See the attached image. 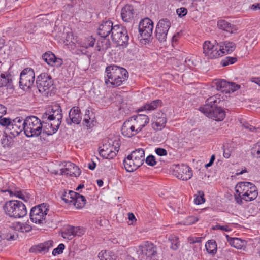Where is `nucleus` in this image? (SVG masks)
Listing matches in <instances>:
<instances>
[{
	"label": "nucleus",
	"instance_id": "obj_1",
	"mask_svg": "<svg viewBox=\"0 0 260 260\" xmlns=\"http://www.w3.org/2000/svg\"><path fill=\"white\" fill-rule=\"evenodd\" d=\"M105 83L110 84L113 87H118L127 80L128 73L126 69L116 65H110L106 68Z\"/></svg>",
	"mask_w": 260,
	"mask_h": 260
},
{
	"label": "nucleus",
	"instance_id": "obj_2",
	"mask_svg": "<svg viewBox=\"0 0 260 260\" xmlns=\"http://www.w3.org/2000/svg\"><path fill=\"white\" fill-rule=\"evenodd\" d=\"M221 100L217 95L209 97L207 99L206 104L199 109L200 111L206 116L216 121H222L225 116V112L217 106Z\"/></svg>",
	"mask_w": 260,
	"mask_h": 260
},
{
	"label": "nucleus",
	"instance_id": "obj_3",
	"mask_svg": "<svg viewBox=\"0 0 260 260\" xmlns=\"http://www.w3.org/2000/svg\"><path fill=\"white\" fill-rule=\"evenodd\" d=\"M3 209L7 215L15 218L23 217L27 214L25 205L22 202L17 200L6 202Z\"/></svg>",
	"mask_w": 260,
	"mask_h": 260
},
{
	"label": "nucleus",
	"instance_id": "obj_4",
	"mask_svg": "<svg viewBox=\"0 0 260 260\" xmlns=\"http://www.w3.org/2000/svg\"><path fill=\"white\" fill-rule=\"evenodd\" d=\"M24 133L27 137H38L41 134L43 125L40 119L35 116H28L24 120Z\"/></svg>",
	"mask_w": 260,
	"mask_h": 260
},
{
	"label": "nucleus",
	"instance_id": "obj_5",
	"mask_svg": "<svg viewBox=\"0 0 260 260\" xmlns=\"http://www.w3.org/2000/svg\"><path fill=\"white\" fill-rule=\"evenodd\" d=\"M48 109L50 113L48 117H50L53 122L50 123V129L44 130V132L47 135H51L57 131L60 125L62 119V109L59 105H55Z\"/></svg>",
	"mask_w": 260,
	"mask_h": 260
},
{
	"label": "nucleus",
	"instance_id": "obj_6",
	"mask_svg": "<svg viewBox=\"0 0 260 260\" xmlns=\"http://www.w3.org/2000/svg\"><path fill=\"white\" fill-rule=\"evenodd\" d=\"M49 210V206L46 203L35 206L30 210V220L36 224H44L46 223V217Z\"/></svg>",
	"mask_w": 260,
	"mask_h": 260
},
{
	"label": "nucleus",
	"instance_id": "obj_7",
	"mask_svg": "<svg viewBox=\"0 0 260 260\" xmlns=\"http://www.w3.org/2000/svg\"><path fill=\"white\" fill-rule=\"evenodd\" d=\"M36 84L39 91L43 95H51L53 81L50 75L46 73L41 74L37 78Z\"/></svg>",
	"mask_w": 260,
	"mask_h": 260
},
{
	"label": "nucleus",
	"instance_id": "obj_8",
	"mask_svg": "<svg viewBox=\"0 0 260 260\" xmlns=\"http://www.w3.org/2000/svg\"><path fill=\"white\" fill-rule=\"evenodd\" d=\"M111 37L113 41L119 46L126 47L129 40V36L126 28L121 25H115Z\"/></svg>",
	"mask_w": 260,
	"mask_h": 260
},
{
	"label": "nucleus",
	"instance_id": "obj_9",
	"mask_svg": "<svg viewBox=\"0 0 260 260\" xmlns=\"http://www.w3.org/2000/svg\"><path fill=\"white\" fill-rule=\"evenodd\" d=\"M35 78V72L32 69L30 68L24 69L20 75V87L24 90L29 89L34 84Z\"/></svg>",
	"mask_w": 260,
	"mask_h": 260
},
{
	"label": "nucleus",
	"instance_id": "obj_10",
	"mask_svg": "<svg viewBox=\"0 0 260 260\" xmlns=\"http://www.w3.org/2000/svg\"><path fill=\"white\" fill-rule=\"evenodd\" d=\"M153 22L148 18L142 20L139 24V32L143 39L150 41L152 39Z\"/></svg>",
	"mask_w": 260,
	"mask_h": 260
},
{
	"label": "nucleus",
	"instance_id": "obj_11",
	"mask_svg": "<svg viewBox=\"0 0 260 260\" xmlns=\"http://www.w3.org/2000/svg\"><path fill=\"white\" fill-rule=\"evenodd\" d=\"M24 120L22 117H18L12 120L10 125L7 128L6 134H8L12 138L18 136L22 132H24Z\"/></svg>",
	"mask_w": 260,
	"mask_h": 260
},
{
	"label": "nucleus",
	"instance_id": "obj_12",
	"mask_svg": "<svg viewBox=\"0 0 260 260\" xmlns=\"http://www.w3.org/2000/svg\"><path fill=\"white\" fill-rule=\"evenodd\" d=\"M171 23L166 18L160 19L156 27L155 36L160 42L166 41Z\"/></svg>",
	"mask_w": 260,
	"mask_h": 260
},
{
	"label": "nucleus",
	"instance_id": "obj_13",
	"mask_svg": "<svg viewBox=\"0 0 260 260\" xmlns=\"http://www.w3.org/2000/svg\"><path fill=\"white\" fill-rule=\"evenodd\" d=\"M203 53L209 59H214L221 55L220 46L215 45L209 41H206L203 45Z\"/></svg>",
	"mask_w": 260,
	"mask_h": 260
},
{
	"label": "nucleus",
	"instance_id": "obj_14",
	"mask_svg": "<svg viewBox=\"0 0 260 260\" xmlns=\"http://www.w3.org/2000/svg\"><path fill=\"white\" fill-rule=\"evenodd\" d=\"M173 173L177 178L182 180H188L192 176L191 169L183 164L176 166Z\"/></svg>",
	"mask_w": 260,
	"mask_h": 260
},
{
	"label": "nucleus",
	"instance_id": "obj_15",
	"mask_svg": "<svg viewBox=\"0 0 260 260\" xmlns=\"http://www.w3.org/2000/svg\"><path fill=\"white\" fill-rule=\"evenodd\" d=\"M249 185H251V182H241L236 185L235 187L236 193L234 197L237 204L239 205L243 204V199L242 197H244L246 192L248 191Z\"/></svg>",
	"mask_w": 260,
	"mask_h": 260
},
{
	"label": "nucleus",
	"instance_id": "obj_16",
	"mask_svg": "<svg viewBox=\"0 0 260 260\" xmlns=\"http://www.w3.org/2000/svg\"><path fill=\"white\" fill-rule=\"evenodd\" d=\"M82 120V114L79 107L74 106L72 107L69 113V118L66 120L68 125L72 124H79Z\"/></svg>",
	"mask_w": 260,
	"mask_h": 260
},
{
	"label": "nucleus",
	"instance_id": "obj_17",
	"mask_svg": "<svg viewBox=\"0 0 260 260\" xmlns=\"http://www.w3.org/2000/svg\"><path fill=\"white\" fill-rule=\"evenodd\" d=\"M138 133L140 132L149 123V119L145 114H139L129 118Z\"/></svg>",
	"mask_w": 260,
	"mask_h": 260
},
{
	"label": "nucleus",
	"instance_id": "obj_18",
	"mask_svg": "<svg viewBox=\"0 0 260 260\" xmlns=\"http://www.w3.org/2000/svg\"><path fill=\"white\" fill-rule=\"evenodd\" d=\"M43 59L49 65L60 67L63 64V60L60 58L56 57L54 54L50 51L46 52L42 55Z\"/></svg>",
	"mask_w": 260,
	"mask_h": 260
},
{
	"label": "nucleus",
	"instance_id": "obj_19",
	"mask_svg": "<svg viewBox=\"0 0 260 260\" xmlns=\"http://www.w3.org/2000/svg\"><path fill=\"white\" fill-rule=\"evenodd\" d=\"M114 28L113 23L110 20L103 21L99 25L98 28V34L101 37H107L110 34L111 35L112 34V31Z\"/></svg>",
	"mask_w": 260,
	"mask_h": 260
},
{
	"label": "nucleus",
	"instance_id": "obj_20",
	"mask_svg": "<svg viewBox=\"0 0 260 260\" xmlns=\"http://www.w3.org/2000/svg\"><path fill=\"white\" fill-rule=\"evenodd\" d=\"M84 232L83 228L69 225L63 233V237L64 238L72 239L76 236H81L84 234Z\"/></svg>",
	"mask_w": 260,
	"mask_h": 260
},
{
	"label": "nucleus",
	"instance_id": "obj_21",
	"mask_svg": "<svg viewBox=\"0 0 260 260\" xmlns=\"http://www.w3.org/2000/svg\"><path fill=\"white\" fill-rule=\"evenodd\" d=\"M138 251L147 257H151L156 253V248L153 243L146 241L139 246Z\"/></svg>",
	"mask_w": 260,
	"mask_h": 260
},
{
	"label": "nucleus",
	"instance_id": "obj_22",
	"mask_svg": "<svg viewBox=\"0 0 260 260\" xmlns=\"http://www.w3.org/2000/svg\"><path fill=\"white\" fill-rule=\"evenodd\" d=\"M121 130L122 134L127 137H131L138 133L130 118L123 123Z\"/></svg>",
	"mask_w": 260,
	"mask_h": 260
},
{
	"label": "nucleus",
	"instance_id": "obj_23",
	"mask_svg": "<svg viewBox=\"0 0 260 260\" xmlns=\"http://www.w3.org/2000/svg\"><path fill=\"white\" fill-rule=\"evenodd\" d=\"M61 174L69 175L70 176L78 177L81 174L80 169L74 164L68 162L65 165V168L60 170Z\"/></svg>",
	"mask_w": 260,
	"mask_h": 260
},
{
	"label": "nucleus",
	"instance_id": "obj_24",
	"mask_svg": "<svg viewBox=\"0 0 260 260\" xmlns=\"http://www.w3.org/2000/svg\"><path fill=\"white\" fill-rule=\"evenodd\" d=\"M113 143H115V145H114V144H113L111 149H109L107 148L106 149H103L101 150L99 152L100 155L103 158L108 159H111L115 157L116 155L115 151L118 152L119 145L118 141H115Z\"/></svg>",
	"mask_w": 260,
	"mask_h": 260
},
{
	"label": "nucleus",
	"instance_id": "obj_25",
	"mask_svg": "<svg viewBox=\"0 0 260 260\" xmlns=\"http://www.w3.org/2000/svg\"><path fill=\"white\" fill-rule=\"evenodd\" d=\"M135 13V11L133 6L126 5L121 10L122 19L125 22H129L134 18Z\"/></svg>",
	"mask_w": 260,
	"mask_h": 260
},
{
	"label": "nucleus",
	"instance_id": "obj_26",
	"mask_svg": "<svg viewBox=\"0 0 260 260\" xmlns=\"http://www.w3.org/2000/svg\"><path fill=\"white\" fill-rule=\"evenodd\" d=\"M129 158H132L136 164L140 167L143 164L145 157L144 150L142 148L133 151L129 155Z\"/></svg>",
	"mask_w": 260,
	"mask_h": 260
},
{
	"label": "nucleus",
	"instance_id": "obj_27",
	"mask_svg": "<svg viewBox=\"0 0 260 260\" xmlns=\"http://www.w3.org/2000/svg\"><path fill=\"white\" fill-rule=\"evenodd\" d=\"M2 87L10 89L13 88V78L10 74L0 73V87Z\"/></svg>",
	"mask_w": 260,
	"mask_h": 260
},
{
	"label": "nucleus",
	"instance_id": "obj_28",
	"mask_svg": "<svg viewBox=\"0 0 260 260\" xmlns=\"http://www.w3.org/2000/svg\"><path fill=\"white\" fill-rule=\"evenodd\" d=\"M53 242L52 240L47 241L43 243H41L37 246L32 247L29 251L31 252H47L50 248L53 246Z\"/></svg>",
	"mask_w": 260,
	"mask_h": 260
},
{
	"label": "nucleus",
	"instance_id": "obj_29",
	"mask_svg": "<svg viewBox=\"0 0 260 260\" xmlns=\"http://www.w3.org/2000/svg\"><path fill=\"white\" fill-rule=\"evenodd\" d=\"M61 199L66 203L72 204L74 198L78 195L77 193L72 190L63 189L59 192Z\"/></svg>",
	"mask_w": 260,
	"mask_h": 260
},
{
	"label": "nucleus",
	"instance_id": "obj_30",
	"mask_svg": "<svg viewBox=\"0 0 260 260\" xmlns=\"http://www.w3.org/2000/svg\"><path fill=\"white\" fill-rule=\"evenodd\" d=\"M258 195L256 187L251 183V185H249L248 191L246 192L244 197H242L243 200L248 202L253 201L256 198Z\"/></svg>",
	"mask_w": 260,
	"mask_h": 260
},
{
	"label": "nucleus",
	"instance_id": "obj_31",
	"mask_svg": "<svg viewBox=\"0 0 260 260\" xmlns=\"http://www.w3.org/2000/svg\"><path fill=\"white\" fill-rule=\"evenodd\" d=\"M217 26L219 29L233 34L237 31L236 27L224 20H219L217 22Z\"/></svg>",
	"mask_w": 260,
	"mask_h": 260
},
{
	"label": "nucleus",
	"instance_id": "obj_32",
	"mask_svg": "<svg viewBox=\"0 0 260 260\" xmlns=\"http://www.w3.org/2000/svg\"><path fill=\"white\" fill-rule=\"evenodd\" d=\"M220 46V51L221 54L230 53L233 52L235 49V45L232 42H224L219 45Z\"/></svg>",
	"mask_w": 260,
	"mask_h": 260
},
{
	"label": "nucleus",
	"instance_id": "obj_33",
	"mask_svg": "<svg viewBox=\"0 0 260 260\" xmlns=\"http://www.w3.org/2000/svg\"><path fill=\"white\" fill-rule=\"evenodd\" d=\"M123 165L127 172H133L140 167L132 158H129V155L124 159Z\"/></svg>",
	"mask_w": 260,
	"mask_h": 260
},
{
	"label": "nucleus",
	"instance_id": "obj_34",
	"mask_svg": "<svg viewBox=\"0 0 260 260\" xmlns=\"http://www.w3.org/2000/svg\"><path fill=\"white\" fill-rule=\"evenodd\" d=\"M110 45L111 43L108 39H106V37H101L97 43L98 50H106L110 47Z\"/></svg>",
	"mask_w": 260,
	"mask_h": 260
},
{
	"label": "nucleus",
	"instance_id": "obj_35",
	"mask_svg": "<svg viewBox=\"0 0 260 260\" xmlns=\"http://www.w3.org/2000/svg\"><path fill=\"white\" fill-rule=\"evenodd\" d=\"M215 84L216 86V89L218 90H221L222 92L228 93V88L230 86V82L226 81L224 80H216Z\"/></svg>",
	"mask_w": 260,
	"mask_h": 260
},
{
	"label": "nucleus",
	"instance_id": "obj_36",
	"mask_svg": "<svg viewBox=\"0 0 260 260\" xmlns=\"http://www.w3.org/2000/svg\"><path fill=\"white\" fill-rule=\"evenodd\" d=\"M77 196L74 198V201L72 204H73L77 208H81L84 206L86 202L85 198L77 193Z\"/></svg>",
	"mask_w": 260,
	"mask_h": 260
},
{
	"label": "nucleus",
	"instance_id": "obj_37",
	"mask_svg": "<svg viewBox=\"0 0 260 260\" xmlns=\"http://www.w3.org/2000/svg\"><path fill=\"white\" fill-rule=\"evenodd\" d=\"M229 242L231 246L238 249H241L245 247L246 243L245 240L237 238H232Z\"/></svg>",
	"mask_w": 260,
	"mask_h": 260
},
{
	"label": "nucleus",
	"instance_id": "obj_38",
	"mask_svg": "<svg viewBox=\"0 0 260 260\" xmlns=\"http://www.w3.org/2000/svg\"><path fill=\"white\" fill-rule=\"evenodd\" d=\"M162 102L160 100H156L151 102L150 103L146 104L143 107L141 110H145L148 111L154 110L156 109L158 106L161 105Z\"/></svg>",
	"mask_w": 260,
	"mask_h": 260
},
{
	"label": "nucleus",
	"instance_id": "obj_39",
	"mask_svg": "<svg viewBox=\"0 0 260 260\" xmlns=\"http://www.w3.org/2000/svg\"><path fill=\"white\" fill-rule=\"evenodd\" d=\"M100 260H113L115 259V255L109 251H101L98 255Z\"/></svg>",
	"mask_w": 260,
	"mask_h": 260
},
{
	"label": "nucleus",
	"instance_id": "obj_40",
	"mask_svg": "<svg viewBox=\"0 0 260 260\" xmlns=\"http://www.w3.org/2000/svg\"><path fill=\"white\" fill-rule=\"evenodd\" d=\"M206 249L208 253L214 254L217 251V245L216 242L213 240L209 241L205 244Z\"/></svg>",
	"mask_w": 260,
	"mask_h": 260
},
{
	"label": "nucleus",
	"instance_id": "obj_41",
	"mask_svg": "<svg viewBox=\"0 0 260 260\" xmlns=\"http://www.w3.org/2000/svg\"><path fill=\"white\" fill-rule=\"evenodd\" d=\"M169 241L171 244L170 248L173 250H177L179 246L180 243L179 241V238L175 235H170L168 238Z\"/></svg>",
	"mask_w": 260,
	"mask_h": 260
},
{
	"label": "nucleus",
	"instance_id": "obj_42",
	"mask_svg": "<svg viewBox=\"0 0 260 260\" xmlns=\"http://www.w3.org/2000/svg\"><path fill=\"white\" fill-rule=\"evenodd\" d=\"M95 39L92 36L88 37L85 38L83 42L81 43L80 46L85 48L93 47L95 44Z\"/></svg>",
	"mask_w": 260,
	"mask_h": 260
},
{
	"label": "nucleus",
	"instance_id": "obj_43",
	"mask_svg": "<svg viewBox=\"0 0 260 260\" xmlns=\"http://www.w3.org/2000/svg\"><path fill=\"white\" fill-rule=\"evenodd\" d=\"M16 228L20 230L22 232H28L32 229V227L28 223H21L17 222Z\"/></svg>",
	"mask_w": 260,
	"mask_h": 260
},
{
	"label": "nucleus",
	"instance_id": "obj_44",
	"mask_svg": "<svg viewBox=\"0 0 260 260\" xmlns=\"http://www.w3.org/2000/svg\"><path fill=\"white\" fill-rule=\"evenodd\" d=\"M166 123V119L165 118L159 117L153 123V128H155V126H156L157 129H161V128L165 126Z\"/></svg>",
	"mask_w": 260,
	"mask_h": 260
},
{
	"label": "nucleus",
	"instance_id": "obj_45",
	"mask_svg": "<svg viewBox=\"0 0 260 260\" xmlns=\"http://www.w3.org/2000/svg\"><path fill=\"white\" fill-rule=\"evenodd\" d=\"M194 203L197 205H200L205 202L204 193L203 191H198V194H196Z\"/></svg>",
	"mask_w": 260,
	"mask_h": 260
},
{
	"label": "nucleus",
	"instance_id": "obj_46",
	"mask_svg": "<svg viewBox=\"0 0 260 260\" xmlns=\"http://www.w3.org/2000/svg\"><path fill=\"white\" fill-rule=\"evenodd\" d=\"M237 61L236 57H226L221 61L220 64L223 67H225L230 64L234 63Z\"/></svg>",
	"mask_w": 260,
	"mask_h": 260
},
{
	"label": "nucleus",
	"instance_id": "obj_47",
	"mask_svg": "<svg viewBox=\"0 0 260 260\" xmlns=\"http://www.w3.org/2000/svg\"><path fill=\"white\" fill-rule=\"evenodd\" d=\"M12 193H13L15 196L24 200L25 202H27L29 198V197L25 196L23 191L21 190H15L14 192L10 191V194Z\"/></svg>",
	"mask_w": 260,
	"mask_h": 260
},
{
	"label": "nucleus",
	"instance_id": "obj_48",
	"mask_svg": "<svg viewBox=\"0 0 260 260\" xmlns=\"http://www.w3.org/2000/svg\"><path fill=\"white\" fill-rule=\"evenodd\" d=\"M12 120L10 118H0V125L6 127L5 132L7 131V128H8V126L10 125Z\"/></svg>",
	"mask_w": 260,
	"mask_h": 260
},
{
	"label": "nucleus",
	"instance_id": "obj_49",
	"mask_svg": "<svg viewBox=\"0 0 260 260\" xmlns=\"http://www.w3.org/2000/svg\"><path fill=\"white\" fill-rule=\"evenodd\" d=\"M241 123L242 124V126L245 129H248V131H249L250 132H256L260 130V128L253 126L250 125L247 122L244 121V122H243V123H242V122Z\"/></svg>",
	"mask_w": 260,
	"mask_h": 260
},
{
	"label": "nucleus",
	"instance_id": "obj_50",
	"mask_svg": "<svg viewBox=\"0 0 260 260\" xmlns=\"http://www.w3.org/2000/svg\"><path fill=\"white\" fill-rule=\"evenodd\" d=\"M64 248L65 246L63 244H60L57 248L53 249L52 251V254L55 256L57 254H60L62 253Z\"/></svg>",
	"mask_w": 260,
	"mask_h": 260
},
{
	"label": "nucleus",
	"instance_id": "obj_51",
	"mask_svg": "<svg viewBox=\"0 0 260 260\" xmlns=\"http://www.w3.org/2000/svg\"><path fill=\"white\" fill-rule=\"evenodd\" d=\"M146 162L150 166H154L156 164L155 158L153 155H149L146 159Z\"/></svg>",
	"mask_w": 260,
	"mask_h": 260
},
{
	"label": "nucleus",
	"instance_id": "obj_52",
	"mask_svg": "<svg viewBox=\"0 0 260 260\" xmlns=\"http://www.w3.org/2000/svg\"><path fill=\"white\" fill-rule=\"evenodd\" d=\"M2 240L6 239L8 241L14 240L17 237V236H15L14 234L10 233L3 234L2 235Z\"/></svg>",
	"mask_w": 260,
	"mask_h": 260
},
{
	"label": "nucleus",
	"instance_id": "obj_53",
	"mask_svg": "<svg viewBox=\"0 0 260 260\" xmlns=\"http://www.w3.org/2000/svg\"><path fill=\"white\" fill-rule=\"evenodd\" d=\"M230 85L231 86L228 87V93H230V92H234L240 87L239 85L236 84L234 82H230Z\"/></svg>",
	"mask_w": 260,
	"mask_h": 260
},
{
	"label": "nucleus",
	"instance_id": "obj_54",
	"mask_svg": "<svg viewBox=\"0 0 260 260\" xmlns=\"http://www.w3.org/2000/svg\"><path fill=\"white\" fill-rule=\"evenodd\" d=\"M176 13L180 17H182L186 15L187 10L184 7H181L176 10Z\"/></svg>",
	"mask_w": 260,
	"mask_h": 260
},
{
	"label": "nucleus",
	"instance_id": "obj_55",
	"mask_svg": "<svg viewBox=\"0 0 260 260\" xmlns=\"http://www.w3.org/2000/svg\"><path fill=\"white\" fill-rule=\"evenodd\" d=\"M155 152L158 156H163L167 155V151L164 148H157L155 149Z\"/></svg>",
	"mask_w": 260,
	"mask_h": 260
},
{
	"label": "nucleus",
	"instance_id": "obj_56",
	"mask_svg": "<svg viewBox=\"0 0 260 260\" xmlns=\"http://www.w3.org/2000/svg\"><path fill=\"white\" fill-rule=\"evenodd\" d=\"M213 230H220L223 231L228 232L231 230L227 225H220V224H217L215 226L213 227Z\"/></svg>",
	"mask_w": 260,
	"mask_h": 260
},
{
	"label": "nucleus",
	"instance_id": "obj_57",
	"mask_svg": "<svg viewBox=\"0 0 260 260\" xmlns=\"http://www.w3.org/2000/svg\"><path fill=\"white\" fill-rule=\"evenodd\" d=\"M50 114V113L49 112V109H48L42 115V119L43 121L42 123H44L46 120L52 121L50 117H48Z\"/></svg>",
	"mask_w": 260,
	"mask_h": 260
},
{
	"label": "nucleus",
	"instance_id": "obj_58",
	"mask_svg": "<svg viewBox=\"0 0 260 260\" xmlns=\"http://www.w3.org/2000/svg\"><path fill=\"white\" fill-rule=\"evenodd\" d=\"M253 151L256 152L257 157L260 158V141L256 144Z\"/></svg>",
	"mask_w": 260,
	"mask_h": 260
},
{
	"label": "nucleus",
	"instance_id": "obj_59",
	"mask_svg": "<svg viewBox=\"0 0 260 260\" xmlns=\"http://www.w3.org/2000/svg\"><path fill=\"white\" fill-rule=\"evenodd\" d=\"M90 118L89 117V116L88 115H87V114H86L85 117L84 118L83 121V124L86 125L87 127H91L90 125L89 124L90 123Z\"/></svg>",
	"mask_w": 260,
	"mask_h": 260
},
{
	"label": "nucleus",
	"instance_id": "obj_60",
	"mask_svg": "<svg viewBox=\"0 0 260 260\" xmlns=\"http://www.w3.org/2000/svg\"><path fill=\"white\" fill-rule=\"evenodd\" d=\"M4 138L1 139V143L4 147L9 146V140L7 136H4Z\"/></svg>",
	"mask_w": 260,
	"mask_h": 260
},
{
	"label": "nucleus",
	"instance_id": "obj_61",
	"mask_svg": "<svg viewBox=\"0 0 260 260\" xmlns=\"http://www.w3.org/2000/svg\"><path fill=\"white\" fill-rule=\"evenodd\" d=\"M223 156L225 158H229L231 156V151L229 149L223 148Z\"/></svg>",
	"mask_w": 260,
	"mask_h": 260
},
{
	"label": "nucleus",
	"instance_id": "obj_62",
	"mask_svg": "<svg viewBox=\"0 0 260 260\" xmlns=\"http://www.w3.org/2000/svg\"><path fill=\"white\" fill-rule=\"evenodd\" d=\"M6 113V108L0 104V118H1L4 114Z\"/></svg>",
	"mask_w": 260,
	"mask_h": 260
},
{
	"label": "nucleus",
	"instance_id": "obj_63",
	"mask_svg": "<svg viewBox=\"0 0 260 260\" xmlns=\"http://www.w3.org/2000/svg\"><path fill=\"white\" fill-rule=\"evenodd\" d=\"M190 243H200L201 241V238L196 237L195 238H192L190 239Z\"/></svg>",
	"mask_w": 260,
	"mask_h": 260
},
{
	"label": "nucleus",
	"instance_id": "obj_64",
	"mask_svg": "<svg viewBox=\"0 0 260 260\" xmlns=\"http://www.w3.org/2000/svg\"><path fill=\"white\" fill-rule=\"evenodd\" d=\"M215 155H212L210 158V161L206 165V167H210V166H212L214 161L215 160Z\"/></svg>",
	"mask_w": 260,
	"mask_h": 260
}]
</instances>
